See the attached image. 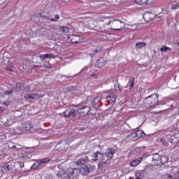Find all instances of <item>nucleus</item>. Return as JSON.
I'll list each match as a JSON object with an SVG mask.
<instances>
[{"instance_id":"1","label":"nucleus","mask_w":179,"mask_h":179,"mask_svg":"<svg viewBox=\"0 0 179 179\" xmlns=\"http://www.w3.org/2000/svg\"><path fill=\"white\" fill-rule=\"evenodd\" d=\"M54 169L58 170L56 171V176L57 177H61V178H68V179H78L79 178V173H80V169H72L69 168L64 169L61 165H56Z\"/></svg>"},{"instance_id":"2","label":"nucleus","mask_w":179,"mask_h":179,"mask_svg":"<svg viewBox=\"0 0 179 179\" xmlns=\"http://www.w3.org/2000/svg\"><path fill=\"white\" fill-rule=\"evenodd\" d=\"M90 106H84L78 110L73 109V108H70L66 110L64 113L63 115H64L65 118L69 117H72L73 118L76 115H77L78 113L80 114V117H86L89 113H90Z\"/></svg>"},{"instance_id":"3","label":"nucleus","mask_w":179,"mask_h":179,"mask_svg":"<svg viewBox=\"0 0 179 179\" xmlns=\"http://www.w3.org/2000/svg\"><path fill=\"white\" fill-rule=\"evenodd\" d=\"M145 103L153 108V107H155V106H157V103H159V96L157 94H153L145 99Z\"/></svg>"},{"instance_id":"4","label":"nucleus","mask_w":179,"mask_h":179,"mask_svg":"<svg viewBox=\"0 0 179 179\" xmlns=\"http://www.w3.org/2000/svg\"><path fill=\"white\" fill-rule=\"evenodd\" d=\"M115 153H117V148L115 146L108 147L104 152V156H106L108 160H111Z\"/></svg>"},{"instance_id":"5","label":"nucleus","mask_w":179,"mask_h":179,"mask_svg":"<svg viewBox=\"0 0 179 179\" xmlns=\"http://www.w3.org/2000/svg\"><path fill=\"white\" fill-rule=\"evenodd\" d=\"M78 157H80V159H78L75 162L76 166H78V167L79 166H85V164H87V163H89V157H87V156L79 155Z\"/></svg>"},{"instance_id":"6","label":"nucleus","mask_w":179,"mask_h":179,"mask_svg":"<svg viewBox=\"0 0 179 179\" xmlns=\"http://www.w3.org/2000/svg\"><path fill=\"white\" fill-rule=\"evenodd\" d=\"M51 159L49 158H44L42 159H38L36 163H34L31 166V170H35V169H37V167H39V166H41L44 164L45 163H48V162H50Z\"/></svg>"},{"instance_id":"7","label":"nucleus","mask_w":179,"mask_h":179,"mask_svg":"<svg viewBox=\"0 0 179 179\" xmlns=\"http://www.w3.org/2000/svg\"><path fill=\"white\" fill-rule=\"evenodd\" d=\"M143 17L145 22H150V20H154L156 17V15L152 12H145L143 15Z\"/></svg>"},{"instance_id":"8","label":"nucleus","mask_w":179,"mask_h":179,"mask_svg":"<svg viewBox=\"0 0 179 179\" xmlns=\"http://www.w3.org/2000/svg\"><path fill=\"white\" fill-rule=\"evenodd\" d=\"M68 38L72 44H80L82 43V39H80V36H79L70 35L68 36Z\"/></svg>"},{"instance_id":"9","label":"nucleus","mask_w":179,"mask_h":179,"mask_svg":"<svg viewBox=\"0 0 179 179\" xmlns=\"http://www.w3.org/2000/svg\"><path fill=\"white\" fill-rule=\"evenodd\" d=\"M44 17L45 19H47V20H50V22H58L59 20V16L58 15H54L51 13L46 14Z\"/></svg>"},{"instance_id":"10","label":"nucleus","mask_w":179,"mask_h":179,"mask_svg":"<svg viewBox=\"0 0 179 179\" xmlns=\"http://www.w3.org/2000/svg\"><path fill=\"white\" fill-rule=\"evenodd\" d=\"M106 64H107V60H106V59L104 57H101L96 60L95 66H96V68H101V67L104 66V65H106Z\"/></svg>"},{"instance_id":"11","label":"nucleus","mask_w":179,"mask_h":179,"mask_svg":"<svg viewBox=\"0 0 179 179\" xmlns=\"http://www.w3.org/2000/svg\"><path fill=\"white\" fill-rule=\"evenodd\" d=\"M92 157H94L95 162L97 160H103V159H104V153L96 151L93 153Z\"/></svg>"},{"instance_id":"12","label":"nucleus","mask_w":179,"mask_h":179,"mask_svg":"<svg viewBox=\"0 0 179 179\" xmlns=\"http://www.w3.org/2000/svg\"><path fill=\"white\" fill-rule=\"evenodd\" d=\"M142 160H143V157H141L138 159H134L130 162V166H131V167H136V166L141 164V162H142Z\"/></svg>"},{"instance_id":"13","label":"nucleus","mask_w":179,"mask_h":179,"mask_svg":"<svg viewBox=\"0 0 179 179\" xmlns=\"http://www.w3.org/2000/svg\"><path fill=\"white\" fill-rule=\"evenodd\" d=\"M108 103H115L117 100V95L115 94H110L108 96L106 97Z\"/></svg>"},{"instance_id":"14","label":"nucleus","mask_w":179,"mask_h":179,"mask_svg":"<svg viewBox=\"0 0 179 179\" xmlns=\"http://www.w3.org/2000/svg\"><path fill=\"white\" fill-rule=\"evenodd\" d=\"M39 57L41 59H45V58H48V59H55V55L51 54L41 55Z\"/></svg>"},{"instance_id":"15","label":"nucleus","mask_w":179,"mask_h":179,"mask_svg":"<svg viewBox=\"0 0 179 179\" xmlns=\"http://www.w3.org/2000/svg\"><path fill=\"white\" fill-rule=\"evenodd\" d=\"M101 48H97L96 50H94L92 52L90 53V57H91V58H93V57H94V55H99L100 54H101Z\"/></svg>"},{"instance_id":"16","label":"nucleus","mask_w":179,"mask_h":179,"mask_svg":"<svg viewBox=\"0 0 179 179\" xmlns=\"http://www.w3.org/2000/svg\"><path fill=\"white\" fill-rule=\"evenodd\" d=\"M10 170H12V166L9 165V163L6 164L1 169L3 173H8V171H10Z\"/></svg>"},{"instance_id":"17","label":"nucleus","mask_w":179,"mask_h":179,"mask_svg":"<svg viewBox=\"0 0 179 179\" xmlns=\"http://www.w3.org/2000/svg\"><path fill=\"white\" fill-rule=\"evenodd\" d=\"M81 172L84 176H89V173H90V169L88 166H85L82 168Z\"/></svg>"},{"instance_id":"18","label":"nucleus","mask_w":179,"mask_h":179,"mask_svg":"<svg viewBox=\"0 0 179 179\" xmlns=\"http://www.w3.org/2000/svg\"><path fill=\"white\" fill-rule=\"evenodd\" d=\"M92 107L96 109L99 108V97H96L95 99H93Z\"/></svg>"},{"instance_id":"19","label":"nucleus","mask_w":179,"mask_h":179,"mask_svg":"<svg viewBox=\"0 0 179 179\" xmlns=\"http://www.w3.org/2000/svg\"><path fill=\"white\" fill-rule=\"evenodd\" d=\"M165 178L167 179H179V171L175 174V177L171 175L165 176Z\"/></svg>"},{"instance_id":"20","label":"nucleus","mask_w":179,"mask_h":179,"mask_svg":"<svg viewBox=\"0 0 179 179\" xmlns=\"http://www.w3.org/2000/svg\"><path fill=\"white\" fill-rule=\"evenodd\" d=\"M162 164H166V163H169V157L164 155L161 157L160 161Z\"/></svg>"},{"instance_id":"21","label":"nucleus","mask_w":179,"mask_h":179,"mask_svg":"<svg viewBox=\"0 0 179 179\" xmlns=\"http://www.w3.org/2000/svg\"><path fill=\"white\" fill-rule=\"evenodd\" d=\"M33 127H34V124H33V123H31V122H27L25 124V129H27V131H29V129H31V128H33Z\"/></svg>"},{"instance_id":"22","label":"nucleus","mask_w":179,"mask_h":179,"mask_svg":"<svg viewBox=\"0 0 179 179\" xmlns=\"http://www.w3.org/2000/svg\"><path fill=\"white\" fill-rule=\"evenodd\" d=\"M144 47H146V43L145 42H138L136 44V48H143Z\"/></svg>"},{"instance_id":"23","label":"nucleus","mask_w":179,"mask_h":179,"mask_svg":"<svg viewBox=\"0 0 179 179\" xmlns=\"http://www.w3.org/2000/svg\"><path fill=\"white\" fill-rule=\"evenodd\" d=\"M161 157L159 154H154L152 155V162H160Z\"/></svg>"},{"instance_id":"24","label":"nucleus","mask_w":179,"mask_h":179,"mask_svg":"<svg viewBox=\"0 0 179 179\" xmlns=\"http://www.w3.org/2000/svg\"><path fill=\"white\" fill-rule=\"evenodd\" d=\"M24 99H25V100H29V101H33V100H34L33 95H30L29 94H25L24 96Z\"/></svg>"},{"instance_id":"25","label":"nucleus","mask_w":179,"mask_h":179,"mask_svg":"<svg viewBox=\"0 0 179 179\" xmlns=\"http://www.w3.org/2000/svg\"><path fill=\"white\" fill-rule=\"evenodd\" d=\"M161 52H169V51H171V48L167 47V46H163L160 48Z\"/></svg>"},{"instance_id":"26","label":"nucleus","mask_w":179,"mask_h":179,"mask_svg":"<svg viewBox=\"0 0 179 179\" xmlns=\"http://www.w3.org/2000/svg\"><path fill=\"white\" fill-rule=\"evenodd\" d=\"M136 135L137 138H142V135H146V134H145V131H143V130H138L136 131Z\"/></svg>"},{"instance_id":"27","label":"nucleus","mask_w":179,"mask_h":179,"mask_svg":"<svg viewBox=\"0 0 179 179\" xmlns=\"http://www.w3.org/2000/svg\"><path fill=\"white\" fill-rule=\"evenodd\" d=\"M136 3L138 5H146L148 3V0H136Z\"/></svg>"},{"instance_id":"28","label":"nucleus","mask_w":179,"mask_h":179,"mask_svg":"<svg viewBox=\"0 0 179 179\" xmlns=\"http://www.w3.org/2000/svg\"><path fill=\"white\" fill-rule=\"evenodd\" d=\"M129 89H134V86H135V78H132L129 81Z\"/></svg>"},{"instance_id":"29","label":"nucleus","mask_w":179,"mask_h":179,"mask_svg":"<svg viewBox=\"0 0 179 179\" xmlns=\"http://www.w3.org/2000/svg\"><path fill=\"white\" fill-rule=\"evenodd\" d=\"M60 31H62V33H68L69 31V28L66 27H59Z\"/></svg>"},{"instance_id":"30","label":"nucleus","mask_w":179,"mask_h":179,"mask_svg":"<svg viewBox=\"0 0 179 179\" xmlns=\"http://www.w3.org/2000/svg\"><path fill=\"white\" fill-rule=\"evenodd\" d=\"M32 97L34 99H40V97H44V95L43 94H33Z\"/></svg>"},{"instance_id":"31","label":"nucleus","mask_w":179,"mask_h":179,"mask_svg":"<svg viewBox=\"0 0 179 179\" xmlns=\"http://www.w3.org/2000/svg\"><path fill=\"white\" fill-rule=\"evenodd\" d=\"M171 8L176 10L177 9L179 8V2L177 3L176 4H172L171 6Z\"/></svg>"},{"instance_id":"32","label":"nucleus","mask_w":179,"mask_h":179,"mask_svg":"<svg viewBox=\"0 0 179 179\" xmlns=\"http://www.w3.org/2000/svg\"><path fill=\"white\" fill-rule=\"evenodd\" d=\"M110 23H113V24H121L122 22H120L118 20H114L113 21H110V22L108 24H110Z\"/></svg>"},{"instance_id":"33","label":"nucleus","mask_w":179,"mask_h":179,"mask_svg":"<svg viewBox=\"0 0 179 179\" xmlns=\"http://www.w3.org/2000/svg\"><path fill=\"white\" fill-rule=\"evenodd\" d=\"M129 138L131 139H135V138H137L136 133H131L129 135Z\"/></svg>"},{"instance_id":"34","label":"nucleus","mask_w":179,"mask_h":179,"mask_svg":"<svg viewBox=\"0 0 179 179\" xmlns=\"http://www.w3.org/2000/svg\"><path fill=\"white\" fill-rule=\"evenodd\" d=\"M159 143H162V145H164V146L167 145V142L166 141V140H164V138H160Z\"/></svg>"},{"instance_id":"35","label":"nucleus","mask_w":179,"mask_h":179,"mask_svg":"<svg viewBox=\"0 0 179 179\" xmlns=\"http://www.w3.org/2000/svg\"><path fill=\"white\" fill-rule=\"evenodd\" d=\"M13 94V90H10V91H5V94H7L8 96H10V94Z\"/></svg>"},{"instance_id":"36","label":"nucleus","mask_w":179,"mask_h":179,"mask_svg":"<svg viewBox=\"0 0 179 179\" xmlns=\"http://www.w3.org/2000/svg\"><path fill=\"white\" fill-rule=\"evenodd\" d=\"M69 89V92L72 93L73 92H75V90H76V87H70Z\"/></svg>"},{"instance_id":"37","label":"nucleus","mask_w":179,"mask_h":179,"mask_svg":"<svg viewBox=\"0 0 179 179\" xmlns=\"http://www.w3.org/2000/svg\"><path fill=\"white\" fill-rule=\"evenodd\" d=\"M34 22H35V23H38L40 22V17L36 16L35 20H34Z\"/></svg>"},{"instance_id":"38","label":"nucleus","mask_w":179,"mask_h":179,"mask_svg":"<svg viewBox=\"0 0 179 179\" xmlns=\"http://www.w3.org/2000/svg\"><path fill=\"white\" fill-rule=\"evenodd\" d=\"M141 173H139V172H137V173H136V179H142L141 178Z\"/></svg>"},{"instance_id":"39","label":"nucleus","mask_w":179,"mask_h":179,"mask_svg":"<svg viewBox=\"0 0 179 179\" xmlns=\"http://www.w3.org/2000/svg\"><path fill=\"white\" fill-rule=\"evenodd\" d=\"M45 179H54V178L52 177V176L48 174L45 177Z\"/></svg>"},{"instance_id":"40","label":"nucleus","mask_w":179,"mask_h":179,"mask_svg":"<svg viewBox=\"0 0 179 179\" xmlns=\"http://www.w3.org/2000/svg\"><path fill=\"white\" fill-rule=\"evenodd\" d=\"M104 164H106V162H99L98 164V166L101 167V166H104Z\"/></svg>"},{"instance_id":"41","label":"nucleus","mask_w":179,"mask_h":179,"mask_svg":"<svg viewBox=\"0 0 179 179\" xmlns=\"http://www.w3.org/2000/svg\"><path fill=\"white\" fill-rule=\"evenodd\" d=\"M20 169H23L24 167V163L23 162H19Z\"/></svg>"},{"instance_id":"42","label":"nucleus","mask_w":179,"mask_h":179,"mask_svg":"<svg viewBox=\"0 0 179 179\" xmlns=\"http://www.w3.org/2000/svg\"><path fill=\"white\" fill-rule=\"evenodd\" d=\"M90 76H92V78H93L94 79H96V78H97V74L93 73V74H91Z\"/></svg>"},{"instance_id":"43","label":"nucleus","mask_w":179,"mask_h":179,"mask_svg":"<svg viewBox=\"0 0 179 179\" xmlns=\"http://www.w3.org/2000/svg\"><path fill=\"white\" fill-rule=\"evenodd\" d=\"M3 106H9V101H4V102H3Z\"/></svg>"},{"instance_id":"44","label":"nucleus","mask_w":179,"mask_h":179,"mask_svg":"<svg viewBox=\"0 0 179 179\" xmlns=\"http://www.w3.org/2000/svg\"><path fill=\"white\" fill-rule=\"evenodd\" d=\"M18 114H20V111H16V112L15 113V115L16 118H18V117H19V116H17Z\"/></svg>"},{"instance_id":"45","label":"nucleus","mask_w":179,"mask_h":179,"mask_svg":"<svg viewBox=\"0 0 179 179\" xmlns=\"http://www.w3.org/2000/svg\"><path fill=\"white\" fill-rule=\"evenodd\" d=\"M52 29H53L54 30H58V28H57L55 25H53Z\"/></svg>"},{"instance_id":"46","label":"nucleus","mask_w":179,"mask_h":179,"mask_svg":"<svg viewBox=\"0 0 179 179\" xmlns=\"http://www.w3.org/2000/svg\"><path fill=\"white\" fill-rule=\"evenodd\" d=\"M62 2H64V3H68L69 1V0H61Z\"/></svg>"},{"instance_id":"47","label":"nucleus","mask_w":179,"mask_h":179,"mask_svg":"<svg viewBox=\"0 0 179 179\" xmlns=\"http://www.w3.org/2000/svg\"><path fill=\"white\" fill-rule=\"evenodd\" d=\"M75 76H76V75H74L73 76H66V78H75Z\"/></svg>"},{"instance_id":"48","label":"nucleus","mask_w":179,"mask_h":179,"mask_svg":"<svg viewBox=\"0 0 179 179\" xmlns=\"http://www.w3.org/2000/svg\"><path fill=\"white\" fill-rule=\"evenodd\" d=\"M13 149H16V146L13 145Z\"/></svg>"},{"instance_id":"49","label":"nucleus","mask_w":179,"mask_h":179,"mask_svg":"<svg viewBox=\"0 0 179 179\" xmlns=\"http://www.w3.org/2000/svg\"><path fill=\"white\" fill-rule=\"evenodd\" d=\"M116 30H121V28H119V29H116Z\"/></svg>"},{"instance_id":"50","label":"nucleus","mask_w":179,"mask_h":179,"mask_svg":"<svg viewBox=\"0 0 179 179\" xmlns=\"http://www.w3.org/2000/svg\"><path fill=\"white\" fill-rule=\"evenodd\" d=\"M66 142L65 141H63V145H65Z\"/></svg>"},{"instance_id":"51","label":"nucleus","mask_w":179,"mask_h":179,"mask_svg":"<svg viewBox=\"0 0 179 179\" xmlns=\"http://www.w3.org/2000/svg\"><path fill=\"white\" fill-rule=\"evenodd\" d=\"M129 179H134V178L133 177H130Z\"/></svg>"},{"instance_id":"52","label":"nucleus","mask_w":179,"mask_h":179,"mask_svg":"<svg viewBox=\"0 0 179 179\" xmlns=\"http://www.w3.org/2000/svg\"><path fill=\"white\" fill-rule=\"evenodd\" d=\"M57 146H59V144H57Z\"/></svg>"},{"instance_id":"53","label":"nucleus","mask_w":179,"mask_h":179,"mask_svg":"<svg viewBox=\"0 0 179 179\" xmlns=\"http://www.w3.org/2000/svg\"><path fill=\"white\" fill-rule=\"evenodd\" d=\"M166 13H169V11H167Z\"/></svg>"},{"instance_id":"54","label":"nucleus","mask_w":179,"mask_h":179,"mask_svg":"<svg viewBox=\"0 0 179 179\" xmlns=\"http://www.w3.org/2000/svg\"><path fill=\"white\" fill-rule=\"evenodd\" d=\"M9 71H12L11 69H9Z\"/></svg>"}]
</instances>
